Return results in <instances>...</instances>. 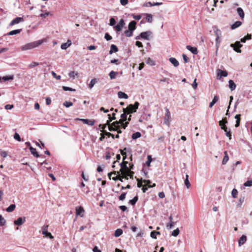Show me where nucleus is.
Segmentation results:
<instances>
[{
	"label": "nucleus",
	"instance_id": "1",
	"mask_svg": "<svg viewBox=\"0 0 252 252\" xmlns=\"http://www.w3.org/2000/svg\"><path fill=\"white\" fill-rule=\"evenodd\" d=\"M44 42L43 39L35 41L32 42L27 43L22 46L20 48L22 51H26L37 47L41 45Z\"/></svg>",
	"mask_w": 252,
	"mask_h": 252
},
{
	"label": "nucleus",
	"instance_id": "2",
	"mask_svg": "<svg viewBox=\"0 0 252 252\" xmlns=\"http://www.w3.org/2000/svg\"><path fill=\"white\" fill-rule=\"evenodd\" d=\"M139 103L138 102H135L133 105L130 104L126 108H123V110L126 111L128 114H132L136 112L137 109L138 108Z\"/></svg>",
	"mask_w": 252,
	"mask_h": 252
},
{
	"label": "nucleus",
	"instance_id": "3",
	"mask_svg": "<svg viewBox=\"0 0 252 252\" xmlns=\"http://www.w3.org/2000/svg\"><path fill=\"white\" fill-rule=\"evenodd\" d=\"M152 34V32L150 31H146L145 32H141L139 35L135 37L136 39H144L145 40H149V36Z\"/></svg>",
	"mask_w": 252,
	"mask_h": 252
},
{
	"label": "nucleus",
	"instance_id": "4",
	"mask_svg": "<svg viewBox=\"0 0 252 252\" xmlns=\"http://www.w3.org/2000/svg\"><path fill=\"white\" fill-rule=\"evenodd\" d=\"M48 225H43L42 228V233L43 235H45L47 237H49L50 239H53L54 237L52 236V234L50 232H48Z\"/></svg>",
	"mask_w": 252,
	"mask_h": 252
},
{
	"label": "nucleus",
	"instance_id": "5",
	"mask_svg": "<svg viewBox=\"0 0 252 252\" xmlns=\"http://www.w3.org/2000/svg\"><path fill=\"white\" fill-rule=\"evenodd\" d=\"M230 46L233 48V50L237 53H241L240 48L242 47V45L240 41H236L234 44H231Z\"/></svg>",
	"mask_w": 252,
	"mask_h": 252
},
{
	"label": "nucleus",
	"instance_id": "6",
	"mask_svg": "<svg viewBox=\"0 0 252 252\" xmlns=\"http://www.w3.org/2000/svg\"><path fill=\"white\" fill-rule=\"evenodd\" d=\"M125 25V23L124 20L123 19H121L119 23L116 26H114V28L117 32H120L122 30Z\"/></svg>",
	"mask_w": 252,
	"mask_h": 252
},
{
	"label": "nucleus",
	"instance_id": "7",
	"mask_svg": "<svg viewBox=\"0 0 252 252\" xmlns=\"http://www.w3.org/2000/svg\"><path fill=\"white\" fill-rule=\"evenodd\" d=\"M128 162L127 161H124L121 163H120V165L121 166V169L120 172H121V174H123L126 171L128 170L129 169H128L127 164Z\"/></svg>",
	"mask_w": 252,
	"mask_h": 252
},
{
	"label": "nucleus",
	"instance_id": "8",
	"mask_svg": "<svg viewBox=\"0 0 252 252\" xmlns=\"http://www.w3.org/2000/svg\"><path fill=\"white\" fill-rule=\"evenodd\" d=\"M165 115L164 117V123L167 125H169V120L170 119V112L169 110L167 108H165Z\"/></svg>",
	"mask_w": 252,
	"mask_h": 252
},
{
	"label": "nucleus",
	"instance_id": "9",
	"mask_svg": "<svg viewBox=\"0 0 252 252\" xmlns=\"http://www.w3.org/2000/svg\"><path fill=\"white\" fill-rule=\"evenodd\" d=\"M24 21V19L23 17H16L11 21L9 25L10 26H13L15 24H19V23L23 22Z\"/></svg>",
	"mask_w": 252,
	"mask_h": 252
},
{
	"label": "nucleus",
	"instance_id": "10",
	"mask_svg": "<svg viewBox=\"0 0 252 252\" xmlns=\"http://www.w3.org/2000/svg\"><path fill=\"white\" fill-rule=\"evenodd\" d=\"M26 221V217H19L17 220L14 221V223L16 225L20 226Z\"/></svg>",
	"mask_w": 252,
	"mask_h": 252
},
{
	"label": "nucleus",
	"instance_id": "11",
	"mask_svg": "<svg viewBox=\"0 0 252 252\" xmlns=\"http://www.w3.org/2000/svg\"><path fill=\"white\" fill-rule=\"evenodd\" d=\"M80 120L84 124L88 125L91 126L94 125L95 121L94 120H90L89 119H80Z\"/></svg>",
	"mask_w": 252,
	"mask_h": 252
},
{
	"label": "nucleus",
	"instance_id": "12",
	"mask_svg": "<svg viewBox=\"0 0 252 252\" xmlns=\"http://www.w3.org/2000/svg\"><path fill=\"white\" fill-rule=\"evenodd\" d=\"M136 22L135 21H131L128 26V29L133 32L136 29Z\"/></svg>",
	"mask_w": 252,
	"mask_h": 252
},
{
	"label": "nucleus",
	"instance_id": "13",
	"mask_svg": "<svg viewBox=\"0 0 252 252\" xmlns=\"http://www.w3.org/2000/svg\"><path fill=\"white\" fill-rule=\"evenodd\" d=\"M134 173L132 171H130V169L126 171L122 175L125 176V179H128V177H130V178H132Z\"/></svg>",
	"mask_w": 252,
	"mask_h": 252
},
{
	"label": "nucleus",
	"instance_id": "14",
	"mask_svg": "<svg viewBox=\"0 0 252 252\" xmlns=\"http://www.w3.org/2000/svg\"><path fill=\"white\" fill-rule=\"evenodd\" d=\"M162 4V2H151L150 1L148 2H147V3H145L144 4L143 6H146V7H148V6H158V5H161Z\"/></svg>",
	"mask_w": 252,
	"mask_h": 252
},
{
	"label": "nucleus",
	"instance_id": "15",
	"mask_svg": "<svg viewBox=\"0 0 252 252\" xmlns=\"http://www.w3.org/2000/svg\"><path fill=\"white\" fill-rule=\"evenodd\" d=\"M186 48L188 50L190 51L192 54L194 55H196L198 53V51L196 47H193L190 45H187Z\"/></svg>",
	"mask_w": 252,
	"mask_h": 252
},
{
	"label": "nucleus",
	"instance_id": "16",
	"mask_svg": "<svg viewBox=\"0 0 252 252\" xmlns=\"http://www.w3.org/2000/svg\"><path fill=\"white\" fill-rule=\"evenodd\" d=\"M228 75V73L226 70H222L220 69L218 70V76L220 77H226Z\"/></svg>",
	"mask_w": 252,
	"mask_h": 252
},
{
	"label": "nucleus",
	"instance_id": "17",
	"mask_svg": "<svg viewBox=\"0 0 252 252\" xmlns=\"http://www.w3.org/2000/svg\"><path fill=\"white\" fill-rule=\"evenodd\" d=\"M247 241L246 236L243 235L239 239L238 241L239 245L240 246L243 245Z\"/></svg>",
	"mask_w": 252,
	"mask_h": 252
},
{
	"label": "nucleus",
	"instance_id": "18",
	"mask_svg": "<svg viewBox=\"0 0 252 252\" xmlns=\"http://www.w3.org/2000/svg\"><path fill=\"white\" fill-rule=\"evenodd\" d=\"M237 12L238 15L240 16V18L243 19L244 18L245 14L242 8L241 7L237 8Z\"/></svg>",
	"mask_w": 252,
	"mask_h": 252
},
{
	"label": "nucleus",
	"instance_id": "19",
	"mask_svg": "<svg viewBox=\"0 0 252 252\" xmlns=\"http://www.w3.org/2000/svg\"><path fill=\"white\" fill-rule=\"evenodd\" d=\"M221 128L224 130V131L226 132L225 134L226 136L229 138V139L231 138V131L228 130L227 128L225 126H221Z\"/></svg>",
	"mask_w": 252,
	"mask_h": 252
},
{
	"label": "nucleus",
	"instance_id": "20",
	"mask_svg": "<svg viewBox=\"0 0 252 252\" xmlns=\"http://www.w3.org/2000/svg\"><path fill=\"white\" fill-rule=\"evenodd\" d=\"M169 61L170 62V63L172 64H173V65L175 67H177L179 65V62L175 58H173V57L170 58L169 59Z\"/></svg>",
	"mask_w": 252,
	"mask_h": 252
},
{
	"label": "nucleus",
	"instance_id": "21",
	"mask_svg": "<svg viewBox=\"0 0 252 252\" xmlns=\"http://www.w3.org/2000/svg\"><path fill=\"white\" fill-rule=\"evenodd\" d=\"M21 31H22V29H17V30H13V31H11L9 32H8L6 34V35H13L17 34L20 33Z\"/></svg>",
	"mask_w": 252,
	"mask_h": 252
},
{
	"label": "nucleus",
	"instance_id": "22",
	"mask_svg": "<svg viewBox=\"0 0 252 252\" xmlns=\"http://www.w3.org/2000/svg\"><path fill=\"white\" fill-rule=\"evenodd\" d=\"M84 212V209L81 206H80L79 207H77L76 208V215H80L81 217H83V215H81V214Z\"/></svg>",
	"mask_w": 252,
	"mask_h": 252
},
{
	"label": "nucleus",
	"instance_id": "23",
	"mask_svg": "<svg viewBox=\"0 0 252 252\" xmlns=\"http://www.w3.org/2000/svg\"><path fill=\"white\" fill-rule=\"evenodd\" d=\"M242 23L241 21H237L231 25V28L232 30H234L240 27L242 25Z\"/></svg>",
	"mask_w": 252,
	"mask_h": 252
},
{
	"label": "nucleus",
	"instance_id": "24",
	"mask_svg": "<svg viewBox=\"0 0 252 252\" xmlns=\"http://www.w3.org/2000/svg\"><path fill=\"white\" fill-rule=\"evenodd\" d=\"M118 51V48L116 45L112 44L110 47V50L109 51V54H112L114 52H117Z\"/></svg>",
	"mask_w": 252,
	"mask_h": 252
},
{
	"label": "nucleus",
	"instance_id": "25",
	"mask_svg": "<svg viewBox=\"0 0 252 252\" xmlns=\"http://www.w3.org/2000/svg\"><path fill=\"white\" fill-rule=\"evenodd\" d=\"M30 150L31 152V153L35 157V158H38L39 157V154L36 152V149L33 148L31 146L30 147Z\"/></svg>",
	"mask_w": 252,
	"mask_h": 252
},
{
	"label": "nucleus",
	"instance_id": "26",
	"mask_svg": "<svg viewBox=\"0 0 252 252\" xmlns=\"http://www.w3.org/2000/svg\"><path fill=\"white\" fill-rule=\"evenodd\" d=\"M229 87L231 91H233L236 89V85L233 80H230L228 82Z\"/></svg>",
	"mask_w": 252,
	"mask_h": 252
},
{
	"label": "nucleus",
	"instance_id": "27",
	"mask_svg": "<svg viewBox=\"0 0 252 252\" xmlns=\"http://www.w3.org/2000/svg\"><path fill=\"white\" fill-rule=\"evenodd\" d=\"M118 97L120 98H125V99H127L128 98V96L127 95V94H126V93L123 92H119L118 93Z\"/></svg>",
	"mask_w": 252,
	"mask_h": 252
},
{
	"label": "nucleus",
	"instance_id": "28",
	"mask_svg": "<svg viewBox=\"0 0 252 252\" xmlns=\"http://www.w3.org/2000/svg\"><path fill=\"white\" fill-rule=\"evenodd\" d=\"M123 112L124 113H123L121 116V119L120 120L121 122H125L127 120V115L128 114L125 110H123Z\"/></svg>",
	"mask_w": 252,
	"mask_h": 252
},
{
	"label": "nucleus",
	"instance_id": "29",
	"mask_svg": "<svg viewBox=\"0 0 252 252\" xmlns=\"http://www.w3.org/2000/svg\"><path fill=\"white\" fill-rule=\"evenodd\" d=\"M219 98L218 96H215L212 101L210 102L209 104V107L210 108L212 107L218 101Z\"/></svg>",
	"mask_w": 252,
	"mask_h": 252
},
{
	"label": "nucleus",
	"instance_id": "30",
	"mask_svg": "<svg viewBox=\"0 0 252 252\" xmlns=\"http://www.w3.org/2000/svg\"><path fill=\"white\" fill-rule=\"evenodd\" d=\"M224 154H225V156H224L222 161V164L223 165L225 164L226 163V162L228 161V160H229V157H228V156L227 155V153L226 151L224 152Z\"/></svg>",
	"mask_w": 252,
	"mask_h": 252
},
{
	"label": "nucleus",
	"instance_id": "31",
	"mask_svg": "<svg viewBox=\"0 0 252 252\" xmlns=\"http://www.w3.org/2000/svg\"><path fill=\"white\" fill-rule=\"evenodd\" d=\"M240 117H241L240 114H237L235 116V118L236 119V124H235V126L236 127L239 126L240 125V120H241Z\"/></svg>",
	"mask_w": 252,
	"mask_h": 252
},
{
	"label": "nucleus",
	"instance_id": "32",
	"mask_svg": "<svg viewBox=\"0 0 252 252\" xmlns=\"http://www.w3.org/2000/svg\"><path fill=\"white\" fill-rule=\"evenodd\" d=\"M123 231L122 229L118 228L115 231L114 235L116 237H118L123 234Z\"/></svg>",
	"mask_w": 252,
	"mask_h": 252
},
{
	"label": "nucleus",
	"instance_id": "33",
	"mask_svg": "<svg viewBox=\"0 0 252 252\" xmlns=\"http://www.w3.org/2000/svg\"><path fill=\"white\" fill-rule=\"evenodd\" d=\"M146 20L149 23H152L153 21V15L151 14H146Z\"/></svg>",
	"mask_w": 252,
	"mask_h": 252
},
{
	"label": "nucleus",
	"instance_id": "34",
	"mask_svg": "<svg viewBox=\"0 0 252 252\" xmlns=\"http://www.w3.org/2000/svg\"><path fill=\"white\" fill-rule=\"evenodd\" d=\"M16 206L15 204H11L6 209V211L8 212H11L14 210Z\"/></svg>",
	"mask_w": 252,
	"mask_h": 252
},
{
	"label": "nucleus",
	"instance_id": "35",
	"mask_svg": "<svg viewBox=\"0 0 252 252\" xmlns=\"http://www.w3.org/2000/svg\"><path fill=\"white\" fill-rule=\"evenodd\" d=\"M141 136V134L140 132H136L133 133L132 135V138L134 140L139 138Z\"/></svg>",
	"mask_w": 252,
	"mask_h": 252
},
{
	"label": "nucleus",
	"instance_id": "36",
	"mask_svg": "<svg viewBox=\"0 0 252 252\" xmlns=\"http://www.w3.org/2000/svg\"><path fill=\"white\" fill-rule=\"evenodd\" d=\"M121 121L120 120L119 121H116L115 122H114L112 124V125L114 127H116L117 128V129L118 128H120V124H121Z\"/></svg>",
	"mask_w": 252,
	"mask_h": 252
},
{
	"label": "nucleus",
	"instance_id": "37",
	"mask_svg": "<svg viewBox=\"0 0 252 252\" xmlns=\"http://www.w3.org/2000/svg\"><path fill=\"white\" fill-rule=\"evenodd\" d=\"M189 175L187 174L186 175V179L185 180V184L187 189H189L190 186V184L189 180Z\"/></svg>",
	"mask_w": 252,
	"mask_h": 252
},
{
	"label": "nucleus",
	"instance_id": "38",
	"mask_svg": "<svg viewBox=\"0 0 252 252\" xmlns=\"http://www.w3.org/2000/svg\"><path fill=\"white\" fill-rule=\"evenodd\" d=\"M133 32H132V31H130V30L128 29L127 30H126L124 33L126 37H129L132 35Z\"/></svg>",
	"mask_w": 252,
	"mask_h": 252
},
{
	"label": "nucleus",
	"instance_id": "39",
	"mask_svg": "<svg viewBox=\"0 0 252 252\" xmlns=\"http://www.w3.org/2000/svg\"><path fill=\"white\" fill-rule=\"evenodd\" d=\"M118 74V72H115L114 71H111L109 73V76L111 79H114L116 78V75Z\"/></svg>",
	"mask_w": 252,
	"mask_h": 252
},
{
	"label": "nucleus",
	"instance_id": "40",
	"mask_svg": "<svg viewBox=\"0 0 252 252\" xmlns=\"http://www.w3.org/2000/svg\"><path fill=\"white\" fill-rule=\"evenodd\" d=\"M160 232L158 231H153L151 232L150 236L153 239H156L157 238V235H159Z\"/></svg>",
	"mask_w": 252,
	"mask_h": 252
},
{
	"label": "nucleus",
	"instance_id": "41",
	"mask_svg": "<svg viewBox=\"0 0 252 252\" xmlns=\"http://www.w3.org/2000/svg\"><path fill=\"white\" fill-rule=\"evenodd\" d=\"M138 199V196H136L132 199H131L129 201V203L132 205H134L137 201Z\"/></svg>",
	"mask_w": 252,
	"mask_h": 252
},
{
	"label": "nucleus",
	"instance_id": "42",
	"mask_svg": "<svg viewBox=\"0 0 252 252\" xmlns=\"http://www.w3.org/2000/svg\"><path fill=\"white\" fill-rule=\"evenodd\" d=\"M146 63L147 64H150L151 66H154L156 64L155 62L154 61H153L152 59H150V58H149L147 59V60L146 61Z\"/></svg>",
	"mask_w": 252,
	"mask_h": 252
},
{
	"label": "nucleus",
	"instance_id": "43",
	"mask_svg": "<svg viewBox=\"0 0 252 252\" xmlns=\"http://www.w3.org/2000/svg\"><path fill=\"white\" fill-rule=\"evenodd\" d=\"M113 174H114V175H116V176L113 177V178H112V179H113L114 181H117V180H118L119 179V176H120V172H118V171H113Z\"/></svg>",
	"mask_w": 252,
	"mask_h": 252
},
{
	"label": "nucleus",
	"instance_id": "44",
	"mask_svg": "<svg viewBox=\"0 0 252 252\" xmlns=\"http://www.w3.org/2000/svg\"><path fill=\"white\" fill-rule=\"evenodd\" d=\"M96 83V79L94 78V79H92L89 84L90 89H92Z\"/></svg>",
	"mask_w": 252,
	"mask_h": 252
},
{
	"label": "nucleus",
	"instance_id": "45",
	"mask_svg": "<svg viewBox=\"0 0 252 252\" xmlns=\"http://www.w3.org/2000/svg\"><path fill=\"white\" fill-rule=\"evenodd\" d=\"M2 79L4 81L10 80H13V75H8V76H3L2 77Z\"/></svg>",
	"mask_w": 252,
	"mask_h": 252
},
{
	"label": "nucleus",
	"instance_id": "46",
	"mask_svg": "<svg viewBox=\"0 0 252 252\" xmlns=\"http://www.w3.org/2000/svg\"><path fill=\"white\" fill-rule=\"evenodd\" d=\"M39 64V63L33 62H32L31 63H30L28 65V67L30 68H33L37 65H38Z\"/></svg>",
	"mask_w": 252,
	"mask_h": 252
},
{
	"label": "nucleus",
	"instance_id": "47",
	"mask_svg": "<svg viewBox=\"0 0 252 252\" xmlns=\"http://www.w3.org/2000/svg\"><path fill=\"white\" fill-rule=\"evenodd\" d=\"M6 221L5 219L0 215V226H2L5 224Z\"/></svg>",
	"mask_w": 252,
	"mask_h": 252
},
{
	"label": "nucleus",
	"instance_id": "48",
	"mask_svg": "<svg viewBox=\"0 0 252 252\" xmlns=\"http://www.w3.org/2000/svg\"><path fill=\"white\" fill-rule=\"evenodd\" d=\"M78 75V73L77 72V73H75V72L73 71H71L68 74L70 78H72V79H74L75 77V75L77 76Z\"/></svg>",
	"mask_w": 252,
	"mask_h": 252
},
{
	"label": "nucleus",
	"instance_id": "49",
	"mask_svg": "<svg viewBox=\"0 0 252 252\" xmlns=\"http://www.w3.org/2000/svg\"><path fill=\"white\" fill-rule=\"evenodd\" d=\"M227 123V120L226 118L222 119V120L219 122V125L221 127L224 126L225 124Z\"/></svg>",
	"mask_w": 252,
	"mask_h": 252
},
{
	"label": "nucleus",
	"instance_id": "50",
	"mask_svg": "<svg viewBox=\"0 0 252 252\" xmlns=\"http://www.w3.org/2000/svg\"><path fill=\"white\" fill-rule=\"evenodd\" d=\"M179 232L180 230L179 228H177L172 232V235L174 237H176L179 235Z\"/></svg>",
	"mask_w": 252,
	"mask_h": 252
},
{
	"label": "nucleus",
	"instance_id": "51",
	"mask_svg": "<svg viewBox=\"0 0 252 252\" xmlns=\"http://www.w3.org/2000/svg\"><path fill=\"white\" fill-rule=\"evenodd\" d=\"M152 156H148V160L146 162L145 164L148 166H150V164H151V162H152Z\"/></svg>",
	"mask_w": 252,
	"mask_h": 252
},
{
	"label": "nucleus",
	"instance_id": "52",
	"mask_svg": "<svg viewBox=\"0 0 252 252\" xmlns=\"http://www.w3.org/2000/svg\"><path fill=\"white\" fill-rule=\"evenodd\" d=\"M63 105L65 107L68 108L72 106L73 103L71 102L65 101L64 102H63Z\"/></svg>",
	"mask_w": 252,
	"mask_h": 252
},
{
	"label": "nucleus",
	"instance_id": "53",
	"mask_svg": "<svg viewBox=\"0 0 252 252\" xmlns=\"http://www.w3.org/2000/svg\"><path fill=\"white\" fill-rule=\"evenodd\" d=\"M231 194L233 198H236L238 194L237 190L235 189H233V190H232Z\"/></svg>",
	"mask_w": 252,
	"mask_h": 252
},
{
	"label": "nucleus",
	"instance_id": "54",
	"mask_svg": "<svg viewBox=\"0 0 252 252\" xmlns=\"http://www.w3.org/2000/svg\"><path fill=\"white\" fill-rule=\"evenodd\" d=\"M245 187H252V180H248L244 184Z\"/></svg>",
	"mask_w": 252,
	"mask_h": 252
},
{
	"label": "nucleus",
	"instance_id": "55",
	"mask_svg": "<svg viewBox=\"0 0 252 252\" xmlns=\"http://www.w3.org/2000/svg\"><path fill=\"white\" fill-rule=\"evenodd\" d=\"M116 24V20L113 17H111L110 19L109 25L111 26H115Z\"/></svg>",
	"mask_w": 252,
	"mask_h": 252
},
{
	"label": "nucleus",
	"instance_id": "56",
	"mask_svg": "<svg viewBox=\"0 0 252 252\" xmlns=\"http://www.w3.org/2000/svg\"><path fill=\"white\" fill-rule=\"evenodd\" d=\"M63 89L65 91H75V89L66 86H63Z\"/></svg>",
	"mask_w": 252,
	"mask_h": 252
},
{
	"label": "nucleus",
	"instance_id": "57",
	"mask_svg": "<svg viewBox=\"0 0 252 252\" xmlns=\"http://www.w3.org/2000/svg\"><path fill=\"white\" fill-rule=\"evenodd\" d=\"M120 124V127L121 126L123 128L125 129L126 127L127 126V125L129 124L128 122H126L124 123V122H122Z\"/></svg>",
	"mask_w": 252,
	"mask_h": 252
},
{
	"label": "nucleus",
	"instance_id": "58",
	"mask_svg": "<svg viewBox=\"0 0 252 252\" xmlns=\"http://www.w3.org/2000/svg\"><path fill=\"white\" fill-rule=\"evenodd\" d=\"M102 132L104 134H105V135H107L108 137H111L113 139H114V135L111 133L110 132H107L106 131H104Z\"/></svg>",
	"mask_w": 252,
	"mask_h": 252
},
{
	"label": "nucleus",
	"instance_id": "59",
	"mask_svg": "<svg viewBox=\"0 0 252 252\" xmlns=\"http://www.w3.org/2000/svg\"><path fill=\"white\" fill-rule=\"evenodd\" d=\"M104 38L107 41H109L112 38V36L107 32L105 34Z\"/></svg>",
	"mask_w": 252,
	"mask_h": 252
},
{
	"label": "nucleus",
	"instance_id": "60",
	"mask_svg": "<svg viewBox=\"0 0 252 252\" xmlns=\"http://www.w3.org/2000/svg\"><path fill=\"white\" fill-rule=\"evenodd\" d=\"M51 74L53 75V76L54 77L56 78L57 80H60L61 79V76L60 75H57L56 74V73L54 71H52L51 72Z\"/></svg>",
	"mask_w": 252,
	"mask_h": 252
},
{
	"label": "nucleus",
	"instance_id": "61",
	"mask_svg": "<svg viewBox=\"0 0 252 252\" xmlns=\"http://www.w3.org/2000/svg\"><path fill=\"white\" fill-rule=\"evenodd\" d=\"M14 138L15 139L17 140L18 141H21V137L19 134L17 133H15L14 135Z\"/></svg>",
	"mask_w": 252,
	"mask_h": 252
},
{
	"label": "nucleus",
	"instance_id": "62",
	"mask_svg": "<svg viewBox=\"0 0 252 252\" xmlns=\"http://www.w3.org/2000/svg\"><path fill=\"white\" fill-rule=\"evenodd\" d=\"M126 192H123L119 196V198L120 200H124L126 198Z\"/></svg>",
	"mask_w": 252,
	"mask_h": 252
},
{
	"label": "nucleus",
	"instance_id": "63",
	"mask_svg": "<svg viewBox=\"0 0 252 252\" xmlns=\"http://www.w3.org/2000/svg\"><path fill=\"white\" fill-rule=\"evenodd\" d=\"M216 42L217 48L218 49L219 48V44L220 42V36H216Z\"/></svg>",
	"mask_w": 252,
	"mask_h": 252
},
{
	"label": "nucleus",
	"instance_id": "64",
	"mask_svg": "<svg viewBox=\"0 0 252 252\" xmlns=\"http://www.w3.org/2000/svg\"><path fill=\"white\" fill-rule=\"evenodd\" d=\"M182 56L185 63H187L189 62V58L185 54H183Z\"/></svg>",
	"mask_w": 252,
	"mask_h": 252
}]
</instances>
